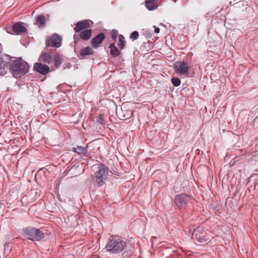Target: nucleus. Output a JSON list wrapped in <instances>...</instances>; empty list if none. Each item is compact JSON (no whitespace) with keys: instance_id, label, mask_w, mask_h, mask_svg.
Masks as SVG:
<instances>
[{"instance_id":"9","label":"nucleus","mask_w":258,"mask_h":258,"mask_svg":"<svg viewBox=\"0 0 258 258\" xmlns=\"http://www.w3.org/2000/svg\"><path fill=\"white\" fill-rule=\"evenodd\" d=\"M79 33V34L76 33L74 36L75 43L78 42L80 40V39H82L84 40H89L92 35V30L91 29H86Z\"/></svg>"},{"instance_id":"5","label":"nucleus","mask_w":258,"mask_h":258,"mask_svg":"<svg viewBox=\"0 0 258 258\" xmlns=\"http://www.w3.org/2000/svg\"><path fill=\"white\" fill-rule=\"evenodd\" d=\"M194 200V198L190 195L182 193L177 195L175 198V203L179 208L187 207L189 203Z\"/></svg>"},{"instance_id":"4","label":"nucleus","mask_w":258,"mask_h":258,"mask_svg":"<svg viewBox=\"0 0 258 258\" xmlns=\"http://www.w3.org/2000/svg\"><path fill=\"white\" fill-rule=\"evenodd\" d=\"M108 168L104 164L98 166V170L95 173V183L98 186L103 185L107 178Z\"/></svg>"},{"instance_id":"27","label":"nucleus","mask_w":258,"mask_h":258,"mask_svg":"<svg viewBox=\"0 0 258 258\" xmlns=\"http://www.w3.org/2000/svg\"><path fill=\"white\" fill-rule=\"evenodd\" d=\"M117 36V31L115 30H113L111 32V37L114 39L115 40Z\"/></svg>"},{"instance_id":"15","label":"nucleus","mask_w":258,"mask_h":258,"mask_svg":"<svg viewBox=\"0 0 258 258\" xmlns=\"http://www.w3.org/2000/svg\"><path fill=\"white\" fill-rule=\"evenodd\" d=\"M175 68L176 70L178 71L182 75L186 74L188 71L187 65L185 62L182 61L177 62Z\"/></svg>"},{"instance_id":"3","label":"nucleus","mask_w":258,"mask_h":258,"mask_svg":"<svg viewBox=\"0 0 258 258\" xmlns=\"http://www.w3.org/2000/svg\"><path fill=\"white\" fill-rule=\"evenodd\" d=\"M22 233L28 239L32 241H40L44 238V234L39 229L33 227H27L23 229Z\"/></svg>"},{"instance_id":"23","label":"nucleus","mask_w":258,"mask_h":258,"mask_svg":"<svg viewBox=\"0 0 258 258\" xmlns=\"http://www.w3.org/2000/svg\"><path fill=\"white\" fill-rule=\"evenodd\" d=\"M125 38L122 35L119 34L118 36V46L119 48L122 49L125 45Z\"/></svg>"},{"instance_id":"2","label":"nucleus","mask_w":258,"mask_h":258,"mask_svg":"<svg viewBox=\"0 0 258 258\" xmlns=\"http://www.w3.org/2000/svg\"><path fill=\"white\" fill-rule=\"evenodd\" d=\"M10 71L15 78H20L28 71V66L21 59H18L12 62Z\"/></svg>"},{"instance_id":"14","label":"nucleus","mask_w":258,"mask_h":258,"mask_svg":"<svg viewBox=\"0 0 258 258\" xmlns=\"http://www.w3.org/2000/svg\"><path fill=\"white\" fill-rule=\"evenodd\" d=\"M90 27V23L88 20H83L78 22L75 27L74 28V31L76 33H79L81 31H83L86 29Z\"/></svg>"},{"instance_id":"26","label":"nucleus","mask_w":258,"mask_h":258,"mask_svg":"<svg viewBox=\"0 0 258 258\" xmlns=\"http://www.w3.org/2000/svg\"><path fill=\"white\" fill-rule=\"evenodd\" d=\"M96 121L98 123H100L101 125L103 124V118L102 115H100L97 117Z\"/></svg>"},{"instance_id":"1","label":"nucleus","mask_w":258,"mask_h":258,"mask_svg":"<svg viewBox=\"0 0 258 258\" xmlns=\"http://www.w3.org/2000/svg\"><path fill=\"white\" fill-rule=\"evenodd\" d=\"M126 247V242L118 236H111L105 248L107 251L112 254H118L123 251Z\"/></svg>"},{"instance_id":"12","label":"nucleus","mask_w":258,"mask_h":258,"mask_svg":"<svg viewBox=\"0 0 258 258\" xmlns=\"http://www.w3.org/2000/svg\"><path fill=\"white\" fill-rule=\"evenodd\" d=\"M34 70L37 72L45 75L49 72V67L45 64L41 62H36L34 65Z\"/></svg>"},{"instance_id":"20","label":"nucleus","mask_w":258,"mask_h":258,"mask_svg":"<svg viewBox=\"0 0 258 258\" xmlns=\"http://www.w3.org/2000/svg\"><path fill=\"white\" fill-rule=\"evenodd\" d=\"M36 24L39 28H43L45 25V19L44 16L39 15L36 19Z\"/></svg>"},{"instance_id":"13","label":"nucleus","mask_w":258,"mask_h":258,"mask_svg":"<svg viewBox=\"0 0 258 258\" xmlns=\"http://www.w3.org/2000/svg\"><path fill=\"white\" fill-rule=\"evenodd\" d=\"M105 36L103 33H100L95 36L91 40V46L93 48H98L105 39Z\"/></svg>"},{"instance_id":"24","label":"nucleus","mask_w":258,"mask_h":258,"mask_svg":"<svg viewBox=\"0 0 258 258\" xmlns=\"http://www.w3.org/2000/svg\"><path fill=\"white\" fill-rule=\"evenodd\" d=\"M171 82L173 85L175 87H178L180 85L181 81L177 78H173L171 79Z\"/></svg>"},{"instance_id":"8","label":"nucleus","mask_w":258,"mask_h":258,"mask_svg":"<svg viewBox=\"0 0 258 258\" xmlns=\"http://www.w3.org/2000/svg\"><path fill=\"white\" fill-rule=\"evenodd\" d=\"M116 113L120 120H125L132 116L133 112L131 110L127 109L125 106L122 105L120 110L116 111Z\"/></svg>"},{"instance_id":"17","label":"nucleus","mask_w":258,"mask_h":258,"mask_svg":"<svg viewBox=\"0 0 258 258\" xmlns=\"http://www.w3.org/2000/svg\"><path fill=\"white\" fill-rule=\"evenodd\" d=\"M13 31L17 33H23L26 31L25 27L22 26L20 23L17 22L14 24L12 26Z\"/></svg>"},{"instance_id":"18","label":"nucleus","mask_w":258,"mask_h":258,"mask_svg":"<svg viewBox=\"0 0 258 258\" xmlns=\"http://www.w3.org/2000/svg\"><path fill=\"white\" fill-rule=\"evenodd\" d=\"M158 0H146L145 4L147 8L149 10H154L157 8V2Z\"/></svg>"},{"instance_id":"10","label":"nucleus","mask_w":258,"mask_h":258,"mask_svg":"<svg viewBox=\"0 0 258 258\" xmlns=\"http://www.w3.org/2000/svg\"><path fill=\"white\" fill-rule=\"evenodd\" d=\"M39 60L41 62L50 64L53 62L52 52L48 48L42 52L39 57Z\"/></svg>"},{"instance_id":"29","label":"nucleus","mask_w":258,"mask_h":258,"mask_svg":"<svg viewBox=\"0 0 258 258\" xmlns=\"http://www.w3.org/2000/svg\"><path fill=\"white\" fill-rule=\"evenodd\" d=\"M90 258H100L98 255H94L90 257Z\"/></svg>"},{"instance_id":"6","label":"nucleus","mask_w":258,"mask_h":258,"mask_svg":"<svg viewBox=\"0 0 258 258\" xmlns=\"http://www.w3.org/2000/svg\"><path fill=\"white\" fill-rule=\"evenodd\" d=\"M62 38L57 34L54 33L48 38L45 41V47L59 48L61 44Z\"/></svg>"},{"instance_id":"11","label":"nucleus","mask_w":258,"mask_h":258,"mask_svg":"<svg viewBox=\"0 0 258 258\" xmlns=\"http://www.w3.org/2000/svg\"><path fill=\"white\" fill-rule=\"evenodd\" d=\"M10 59L9 55L0 53V73H3L8 69Z\"/></svg>"},{"instance_id":"25","label":"nucleus","mask_w":258,"mask_h":258,"mask_svg":"<svg viewBox=\"0 0 258 258\" xmlns=\"http://www.w3.org/2000/svg\"><path fill=\"white\" fill-rule=\"evenodd\" d=\"M139 35L137 31H134L131 34L130 38L133 40H137L139 38Z\"/></svg>"},{"instance_id":"22","label":"nucleus","mask_w":258,"mask_h":258,"mask_svg":"<svg viewBox=\"0 0 258 258\" xmlns=\"http://www.w3.org/2000/svg\"><path fill=\"white\" fill-rule=\"evenodd\" d=\"M73 151L80 155H84L87 152V149L82 146H78L73 148Z\"/></svg>"},{"instance_id":"21","label":"nucleus","mask_w":258,"mask_h":258,"mask_svg":"<svg viewBox=\"0 0 258 258\" xmlns=\"http://www.w3.org/2000/svg\"><path fill=\"white\" fill-rule=\"evenodd\" d=\"M109 47L110 48V54L113 56H118L119 55L120 52L118 49L115 46L114 43L110 44Z\"/></svg>"},{"instance_id":"7","label":"nucleus","mask_w":258,"mask_h":258,"mask_svg":"<svg viewBox=\"0 0 258 258\" xmlns=\"http://www.w3.org/2000/svg\"><path fill=\"white\" fill-rule=\"evenodd\" d=\"M194 237L199 242H205L209 239L202 227H198L193 232Z\"/></svg>"},{"instance_id":"19","label":"nucleus","mask_w":258,"mask_h":258,"mask_svg":"<svg viewBox=\"0 0 258 258\" xmlns=\"http://www.w3.org/2000/svg\"><path fill=\"white\" fill-rule=\"evenodd\" d=\"M63 56L59 53H56L53 57L54 61V64L56 68H58L62 63Z\"/></svg>"},{"instance_id":"16","label":"nucleus","mask_w":258,"mask_h":258,"mask_svg":"<svg viewBox=\"0 0 258 258\" xmlns=\"http://www.w3.org/2000/svg\"><path fill=\"white\" fill-rule=\"evenodd\" d=\"M94 54V50L89 46L86 47L81 49L80 52V57L84 59L87 57L88 55H93Z\"/></svg>"},{"instance_id":"28","label":"nucleus","mask_w":258,"mask_h":258,"mask_svg":"<svg viewBox=\"0 0 258 258\" xmlns=\"http://www.w3.org/2000/svg\"><path fill=\"white\" fill-rule=\"evenodd\" d=\"M154 28H155V30H154V31H155V32L156 33H159V32H160V29H159V28H158V27H156L155 26H154Z\"/></svg>"}]
</instances>
